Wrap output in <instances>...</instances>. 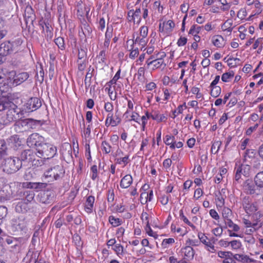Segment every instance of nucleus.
Instances as JSON below:
<instances>
[{"label":"nucleus","mask_w":263,"mask_h":263,"mask_svg":"<svg viewBox=\"0 0 263 263\" xmlns=\"http://www.w3.org/2000/svg\"><path fill=\"white\" fill-rule=\"evenodd\" d=\"M7 82L0 83V94L2 95L0 98V111H6L0 118V124L6 126L10 124L20 118L22 115L21 110L15 105V99L18 98V94L9 93L7 96L3 94L9 91L12 85L6 79Z\"/></svg>","instance_id":"1"},{"label":"nucleus","mask_w":263,"mask_h":263,"mask_svg":"<svg viewBox=\"0 0 263 263\" xmlns=\"http://www.w3.org/2000/svg\"><path fill=\"white\" fill-rule=\"evenodd\" d=\"M242 206L246 213L251 216V220L255 222L263 216L260 211H258V206L256 202H252L249 197H245L242 201Z\"/></svg>","instance_id":"2"},{"label":"nucleus","mask_w":263,"mask_h":263,"mask_svg":"<svg viewBox=\"0 0 263 263\" xmlns=\"http://www.w3.org/2000/svg\"><path fill=\"white\" fill-rule=\"evenodd\" d=\"M57 152V147L54 145L45 143L37 148V157L44 159L51 158L56 155Z\"/></svg>","instance_id":"3"},{"label":"nucleus","mask_w":263,"mask_h":263,"mask_svg":"<svg viewBox=\"0 0 263 263\" xmlns=\"http://www.w3.org/2000/svg\"><path fill=\"white\" fill-rule=\"evenodd\" d=\"M3 172L8 174L17 172L22 166L21 160L16 157H10L5 159Z\"/></svg>","instance_id":"4"},{"label":"nucleus","mask_w":263,"mask_h":263,"mask_svg":"<svg viewBox=\"0 0 263 263\" xmlns=\"http://www.w3.org/2000/svg\"><path fill=\"white\" fill-rule=\"evenodd\" d=\"M29 77L27 72H21L16 74L15 71H11L7 74L6 79L9 81L10 85L15 86L22 84Z\"/></svg>","instance_id":"5"},{"label":"nucleus","mask_w":263,"mask_h":263,"mask_svg":"<svg viewBox=\"0 0 263 263\" xmlns=\"http://www.w3.org/2000/svg\"><path fill=\"white\" fill-rule=\"evenodd\" d=\"M166 57V54L164 52H158V55L156 59L152 61H146V64L148 67L151 66L152 70H155L157 69L161 68L162 66H165L164 62V58Z\"/></svg>","instance_id":"6"},{"label":"nucleus","mask_w":263,"mask_h":263,"mask_svg":"<svg viewBox=\"0 0 263 263\" xmlns=\"http://www.w3.org/2000/svg\"><path fill=\"white\" fill-rule=\"evenodd\" d=\"M63 173L62 167L60 165H56L46 171L44 177L45 178H48L49 181H52L57 180Z\"/></svg>","instance_id":"7"},{"label":"nucleus","mask_w":263,"mask_h":263,"mask_svg":"<svg viewBox=\"0 0 263 263\" xmlns=\"http://www.w3.org/2000/svg\"><path fill=\"white\" fill-rule=\"evenodd\" d=\"M174 27L175 23L172 20L164 21L159 23V31L163 36H167L171 34Z\"/></svg>","instance_id":"8"},{"label":"nucleus","mask_w":263,"mask_h":263,"mask_svg":"<svg viewBox=\"0 0 263 263\" xmlns=\"http://www.w3.org/2000/svg\"><path fill=\"white\" fill-rule=\"evenodd\" d=\"M27 143L29 146H35L36 150L37 151V148L40 146H42L43 143H45L44 138L40 136L37 133L32 134L27 139Z\"/></svg>","instance_id":"9"},{"label":"nucleus","mask_w":263,"mask_h":263,"mask_svg":"<svg viewBox=\"0 0 263 263\" xmlns=\"http://www.w3.org/2000/svg\"><path fill=\"white\" fill-rule=\"evenodd\" d=\"M41 106V102L39 98L34 97L30 98L24 105V109L26 112L33 111Z\"/></svg>","instance_id":"10"},{"label":"nucleus","mask_w":263,"mask_h":263,"mask_svg":"<svg viewBox=\"0 0 263 263\" xmlns=\"http://www.w3.org/2000/svg\"><path fill=\"white\" fill-rule=\"evenodd\" d=\"M236 174L235 179L237 181H238L241 178V175L245 177H248L250 175V166L247 164H241V165L237 166L235 168Z\"/></svg>","instance_id":"11"},{"label":"nucleus","mask_w":263,"mask_h":263,"mask_svg":"<svg viewBox=\"0 0 263 263\" xmlns=\"http://www.w3.org/2000/svg\"><path fill=\"white\" fill-rule=\"evenodd\" d=\"M244 190L245 192L249 194L252 195H258L262 193L261 188L254 185L251 181H246L244 184Z\"/></svg>","instance_id":"12"},{"label":"nucleus","mask_w":263,"mask_h":263,"mask_svg":"<svg viewBox=\"0 0 263 263\" xmlns=\"http://www.w3.org/2000/svg\"><path fill=\"white\" fill-rule=\"evenodd\" d=\"M141 9L140 8L136 9L135 11L130 10L128 12V21L135 24H139L141 21Z\"/></svg>","instance_id":"13"},{"label":"nucleus","mask_w":263,"mask_h":263,"mask_svg":"<svg viewBox=\"0 0 263 263\" xmlns=\"http://www.w3.org/2000/svg\"><path fill=\"white\" fill-rule=\"evenodd\" d=\"M30 120L28 119L20 120L16 121L14 125V130L17 133L26 130L29 128Z\"/></svg>","instance_id":"14"},{"label":"nucleus","mask_w":263,"mask_h":263,"mask_svg":"<svg viewBox=\"0 0 263 263\" xmlns=\"http://www.w3.org/2000/svg\"><path fill=\"white\" fill-rule=\"evenodd\" d=\"M202 27L196 24L193 25L189 31V35L193 36V39L196 42H199L201 40L200 36L198 34L200 32Z\"/></svg>","instance_id":"15"},{"label":"nucleus","mask_w":263,"mask_h":263,"mask_svg":"<svg viewBox=\"0 0 263 263\" xmlns=\"http://www.w3.org/2000/svg\"><path fill=\"white\" fill-rule=\"evenodd\" d=\"M181 254L183 259L191 260L194 258L195 251L191 246H188L181 248Z\"/></svg>","instance_id":"16"},{"label":"nucleus","mask_w":263,"mask_h":263,"mask_svg":"<svg viewBox=\"0 0 263 263\" xmlns=\"http://www.w3.org/2000/svg\"><path fill=\"white\" fill-rule=\"evenodd\" d=\"M151 119L157 123L166 122L167 120V116L164 114H161L159 110H153L151 112Z\"/></svg>","instance_id":"17"},{"label":"nucleus","mask_w":263,"mask_h":263,"mask_svg":"<svg viewBox=\"0 0 263 263\" xmlns=\"http://www.w3.org/2000/svg\"><path fill=\"white\" fill-rule=\"evenodd\" d=\"M37 157V155L31 149H27L23 151L21 155V158L22 161H26L30 163L34 157Z\"/></svg>","instance_id":"18"},{"label":"nucleus","mask_w":263,"mask_h":263,"mask_svg":"<svg viewBox=\"0 0 263 263\" xmlns=\"http://www.w3.org/2000/svg\"><path fill=\"white\" fill-rule=\"evenodd\" d=\"M11 42H5L0 45V55L2 56H6L13 53L11 48Z\"/></svg>","instance_id":"19"},{"label":"nucleus","mask_w":263,"mask_h":263,"mask_svg":"<svg viewBox=\"0 0 263 263\" xmlns=\"http://www.w3.org/2000/svg\"><path fill=\"white\" fill-rule=\"evenodd\" d=\"M46 183L42 182H24L23 186L27 189H33L37 191L45 189L46 187Z\"/></svg>","instance_id":"20"},{"label":"nucleus","mask_w":263,"mask_h":263,"mask_svg":"<svg viewBox=\"0 0 263 263\" xmlns=\"http://www.w3.org/2000/svg\"><path fill=\"white\" fill-rule=\"evenodd\" d=\"M235 260L242 263H257L259 261H256L252 258H250L248 255L244 254H236L233 256Z\"/></svg>","instance_id":"21"},{"label":"nucleus","mask_w":263,"mask_h":263,"mask_svg":"<svg viewBox=\"0 0 263 263\" xmlns=\"http://www.w3.org/2000/svg\"><path fill=\"white\" fill-rule=\"evenodd\" d=\"M8 145L14 149H16L22 145V141L17 135H14L10 137L7 140Z\"/></svg>","instance_id":"22"},{"label":"nucleus","mask_w":263,"mask_h":263,"mask_svg":"<svg viewBox=\"0 0 263 263\" xmlns=\"http://www.w3.org/2000/svg\"><path fill=\"white\" fill-rule=\"evenodd\" d=\"M12 195V191L10 186L8 185H5L0 190V196L2 200H9Z\"/></svg>","instance_id":"23"},{"label":"nucleus","mask_w":263,"mask_h":263,"mask_svg":"<svg viewBox=\"0 0 263 263\" xmlns=\"http://www.w3.org/2000/svg\"><path fill=\"white\" fill-rule=\"evenodd\" d=\"M133 182V179L131 175L127 174L125 175L121 180L120 186L122 189H127Z\"/></svg>","instance_id":"24"},{"label":"nucleus","mask_w":263,"mask_h":263,"mask_svg":"<svg viewBox=\"0 0 263 263\" xmlns=\"http://www.w3.org/2000/svg\"><path fill=\"white\" fill-rule=\"evenodd\" d=\"M212 44L217 48H222L225 45L224 38L220 35H214L212 39Z\"/></svg>","instance_id":"25"},{"label":"nucleus","mask_w":263,"mask_h":263,"mask_svg":"<svg viewBox=\"0 0 263 263\" xmlns=\"http://www.w3.org/2000/svg\"><path fill=\"white\" fill-rule=\"evenodd\" d=\"M148 27L146 26H143L140 27L139 36L136 39V42H139L140 43H145V41H143L146 37L148 34Z\"/></svg>","instance_id":"26"},{"label":"nucleus","mask_w":263,"mask_h":263,"mask_svg":"<svg viewBox=\"0 0 263 263\" xmlns=\"http://www.w3.org/2000/svg\"><path fill=\"white\" fill-rule=\"evenodd\" d=\"M29 210L28 204L25 201H19L15 206V211L18 213H25Z\"/></svg>","instance_id":"27"},{"label":"nucleus","mask_w":263,"mask_h":263,"mask_svg":"<svg viewBox=\"0 0 263 263\" xmlns=\"http://www.w3.org/2000/svg\"><path fill=\"white\" fill-rule=\"evenodd\" d=\"M149 189V185L147 184H144L140 189L141 192L140 195V200L142 204H146L147 202V192H146Z\"/></svg>","instance_id":"28"},{"label":"nucleus","mask_w":263,"mask_h":263,"mask_svg":"<svg viewBox=\"0 0 263 263\" xmlns=\"http://www.w3.org/2000/svg\"><path fill=\"white\" fill-rule=\"evenodd\" d=\"M151 112L148 111L145 112L144 115H143L140 119V123H138L141 125V130L144 131L146 128V124H147L148 120L151 118Z\"/></svg>","instance_id":"29"},{"label":"nucleus","mask_w":263,"mask_h":263,"mask_svg":"<svg viewBox=\"0 0 263 263\" xmlns=\"http://www.w3.org/2000/svg\"><path fill=\"white\" fill-rule=\"evenodd\" d=\"M94 202V197L89 196L87 198L85 204V210L87 213H91L92 212Z\"/></svg>","instance_id":"30"},{"label":"nucleus","mask_w":263,"mask_h":263,"mask_svg":"<svg viewBox=\"0 0 263 263\" xmlns=\"http://www.w3.org/2000/svg\"><path fill=\"white\" fill-rule=\"evenodd\" d=\"M23 43L21 37H17L11 42V48L13 52H17L21 49V46Z\"/></svg>","instance_id":"31"},{"label":"nucleus","mask_w":263,"mask_h":263,"mask_svg":"<svg viewBox=\"0 0 263 263\" xmlns=\"http://www.w3.org/2000/svg\"><path fill=\"white\" fill-rule=\"evenodd\" d=\"M179 217L180 219L186 224L190 227L192 230H197V227L184 215L183 211L180 210L179 212Z\"/></svg>","instance_id":"32"},{"label":"nucleus","mask_w":263,"mask_h":263,"mask_svg":"<svg viewBox=\"0 0 263 263\" xmlns=\"http://www.w3.org/2000/svg\"><path fill=\"white\" fill-rule=\"evenodd\" d=\"M120 122L119 120H116L113 118V114L109 113L107 115V118L105 121V124L107 126L111 125V126H117Z\"/></svg>","instance_id":"33"},{"label":"nucleus","mask_w":263,"mask_h":263,"mask_svg":"<svg viewBox=\"0 0 263 263\" xmlns=\"http://www.w3.org/2000/svg\"><path fill=\"white\" fill-rule=\"evenodd\" d=\"M186 108L185 103H184L182 105H179L177 108L174 110L172 111V115L171 116V118L172 119H175L176 117H177L179 114H181L183 112V110Z\"/></svg>","instance_id":"34"},{"label":"nucleus","mask_w":263,"mask_h":263,"mask_svg":"<svg viewBox=\"0 0 263 263\" xmlns=\"http://www.w3.org/2000/svg\"><path fill=\"white\" fill-rule=\"evenodd\" d=\"M254 181L256 186L261 189L263 187V171L260 172L256 175Z\"/></svg>","instance_id":"35"},{"label":"nucleus","mask_w":263,"mask_h":263,"mask_svg":"<svg viewBox=\"0 0 263 263\" xmlns=\"http://www.w3.org/2000/svg\"><path fill=\"white\" fill-rule=\"evenodd\" d=\"M233 25V21L231 19H228L221 26V29L223 31H227L231 32L233 29L232 27Z\"/></svg>","instance_id":"36"},{"label":"nucleus","mask_w":263,"mask_h":263,"mask_svg":"<svg viewBox=\"0 0 263 263\" xmlns=\"http://www.w3.org/2000/svg\"><path fill=\"white\" fill-rule=\"evenodd\" d=\"M5 241L8 245L13 244V247L16 250L18 249L19 242L17 238H14L13 237H11V236H8L5 238Z\"/></svg>","instance_id":"37"},{"label":"nucleus","mask_w":263,"mask_h":263,"mask_svg":"<svg viewBox=\"0 0 263 263\" xmlns=\"http://www.w3.org/2000/svg\"><path fill=\"white\" fill-rule=\"evenodd\" d=\"M129 121H134L137 123H140V115L134 110L132 111L128 114V118H126Z\"/></svg>","instance_id":"38"},{"label":"nucleus","mask_w":263,"mask_h":263,"mask_svg":"<svg viewBox=\"0 0 263 263\" xmlns=\"http://www.w3.org/2000/svg\"><path fill=\"white\" fill-rule=\"evenodd\" d=\"M91 124H88L85 127V126L83 128V129H81L82 132V136L86 140L90 137V133H91Z\"/></svg>","instance_id":"39"},{"label":"nucleus","mask_w":263,"mask_h":263,"mask_svg":"<svg viewBox=\"0 0 263 263\" xmlns=\"http://www.w3.org/2000/svg\"><path fill=\"white\" fill-rule=\"evenodd\" d=\"M234 76V72L233 71H229L222 74L221 80L225 83L229 82L233 79Z\"/></svg>","instance_id":"40"},{"label":"nucleus","mask_w":263,"mask_h":263,"mask_svg":"<svg viewBox=\"0 0 263 263\" xmlns=\"http://www.w3.org/2000/svg\"><path fill=\"white\" fill-rule=\"evenodd\" d=\"M12 225L17 231L23 230L25 227L24 220H21L20 219L12 220Z\"/></svg>","instance_id":"41"},{"label":"nucleus","mask_w":263,"mask_h":263,"mask_svg":"<svg viewBox=\"0 0 263 263\" xmlns=\"http://www.w3.org/2000/svg\"><path fill=\"white\" fill-rule=\"evenodd\" d=\"M112 249L116 252L117 255L120 258H121L123 256L124 254V248L121 244L118 243L115 245Z\"/></svg>","instance_id":"42"},{"label":"nucleus","mask_w":263,"mask_h":263,"mask_svg":"<svg viewBox=\"0 0 263 263\" xmlns=\"http://www.w3.org/2000/svg\"><path fill=\"white\" fill-rule=\"evenodd\" d=\"M40 197V201L43 203L48 204L50 202V195L48 192L41 193L39 195Z\"/></svg>","instance_id":"43"},{"label":"nucleus","mask_w":263,"mask_h":263,"mask_svg":"<svg viewBox=\"0 0 263 263\" xmlns=\"http://www.w3.org/2000/svg\"><path fill=\"white\" fill-rule=\"evenodd\" d=\"M230 246L233 250L237 251L242 247L241 241L239 240H233L230 241Z\"/></svg>","instance_id":"44"},{"label":"nucleus","mask_w":263,"mask_h":263,"mask_svg":"<svg viewBox=\"0 0 263 263\" xmlns=\"http://www.w3.org/2000/svg\"><path fill=\"white\" fill-rule=\"evenodd\" d=\"M211 90V95L213 97H218L221 92V87L219 86L209 87Z\"/></svg>","instance_id":"45"},{"label":"nucleus","mask_w":263,"mask_h":263,"mask_svg":"<svg viewBox=\"0 0 263 263\" xmlns=\"http://www.w3.org/2000/svg\"><path fill=\"white\" fill-rule=\"evenodd\" d=\"M24 194L25 197V201H27L26 202L28 203V204L33 200L35 196L34 192L32 191H26L24 192Z\"/></svg>","instance_id":"46"},{"label":"nucleus","mask_w":263,"mask_h":263,"mask_svg":"<svg viewBox=\"0 0 263 263\" xmlns=\"http://www.w3.org/2000/svg\"><path fill=\"white\" fill-rule=\"evenodd\" d=\"M117 163L123 165V166H126L129 162V155H126L123 157H119L116 159Z\"/></svg>","instance_id":"47"},{"label":"nucleus","mask_w":263,"mask_h":263,"mask_svg":"<svg viewBox=\"0 0 263 263\" xmlns=\"http://www.w3.org/2000/svg\"><path fill=\"white\" fill-rule=\"evenodd\" d=\"M109 222L112 227H116L121 224L122 220L114 216H110L109 217Z\"/></svg>","instance_id":"48"},{"label":"nucleus","mask_w":263,"mask_h":263,"mask_svg":"<svg viewBox=\"0 0 263 263\" xmlns=\"http://www.w3.org/2000/svg\"><path fill=\"white\" fill-rule=\"evenodd\" d=\"M252 8H255V11L254 14L251 15V16H254L256 14H258L261 13L262 11L261 6L260 3L259 1L256 0L255 2H254L253 5L251 6Z\"/></svg>","instance_id":"49"},{"label":"nucleus","mask_w":263,"mask_h":263,"mask_svg":"<svg viewBox=\"0 0 263 263\" xmlns=\"http://www.w3.org/2000/svg\"><path fill=\"white\" fill-rule=\"evenodd\" d=\"M175 243V239L173 238H168L164 239L161 243L163 248H168L171 245Z\"/></svg>","instance_id":"50"},{"label":"nucleus","mask_w":263,"mask_h":263,"mask_svg":"<svg viewBox=\"0 0 263 263\" xmlns=\"http://www.w3.org/2000/svg\"><path fill=\"white\" fill-rule=\"evenodd\" d=\"M219 3H220L221 6L220 7V10L222 11H226L230 9L231 4L230 3H228L227 0H217Z\"/></svg>","instance_id":"51"},{"label":"nucleus","mask_w":263,"mask_h":263,"mask_svg":"<svg viewBox=\"0 0 263 263\" xmlns=\"http://www.w3.org/2000/svg\"><path fill=\"white\" fill-rule=\"evenodd\" d=\"M134 103L132 100H128L127 101V108L126 111L124 114V116L125 117V118H128V114H130V112L134 110Z\"/></svg>","instance_id":"52"},{"label":"nucleus","mask_w":263,"mask_h":263,"mask_svg":"<svg viewBox=\"0 0 263 263\" xmlns=\"http://www.w3.org/2000/svg\"><path fill=\"white\" fill-rule=\"evenodd\" d=\"M221 142L220 141H214L211 146V152L213 154H216L219 150Z\"/></svg>","instance_id":"53"},{"label":"nucleus","mask_w":263,"mask_h":263,"mask_svg":"<svg viewBox=\"0 0 263 263\" xmlns=\"http://www.w3.org/2000/svg\"><path fill=\"white\" fill-rule=\"evenodd\" d=\"M101 147L102 150L105 154H109L111 151L110 145L106 141H104L102 142Z\"/></svg>","instance_id":"54"},{"label":"nucleus","mask_w":263,"mask_h":263,"mask_svg":"<svg viewBox=\"0 0 263 263\" xmlns=\"http://www.w3.org/2000/svg\"><path fill=\"white\" fill-rule=\"evenodd\" d=\"M54 42L58 47L61 50L65 49V44L64 39L61 37H57L55 39Z\"/></svg>","instance_id":"55"},{"label":"nucleus","mask_w":263,"mask_h":263,"mask_svg":"<svg viewBox=\"0 0 263 263\" xmlns=\"http://www.w3.org/2000/svg\"><path fill=\"white\" fill-rule=\"evenodd\" d=\"M90 177L93 180H95L98 177V168L96 165L91 167Z\"/></svg>","instance_id":"56"},{"label":"nucleus","mask_w":263,"mask_h":263,"mask_svg":"<svg viewBox=\"0 0 263 263\" xmlns=\"http://www.w3.org/2000/svg\"><path fill=\"white\" fill-rule=\"evenodd\" d=\"M145 231L146 233L150 236L153 237L154 238H157V234L156 232H154L151 229L149 223H147L146 225L145 228Z\"/></svg>","instance_id":"57"},{"label":"nucleus","mask_w":263,"mask_h":263,"mask_svg":"<svg viewBox=\"0 0 263 263\" xmlns=\"http://www.w3.org/2000/svg\"><path fill=\"white\" fill-rule=\"evenodd\" d=\"M30 163H31L32 166H34L35 167L42 166L44 163L43 160L36 158V157H34V159H33V160H32V161Z\"/></svg>","instance_id":"58"},{"label":"nucleus","mask_w":263,"mask_h":263,"mask_svg":"<svg viewBox=\"0 0 263 263\" xmlns=\"http://www.w3.org/2000/svg\"><path fill=\"white\" fill-rule=\"evenodd\" d=\"M205 249L210 253H213L216 252V250L213 243L210 241L205 245Z\"/></svg>","instance_id":"59"},{"label":"nucleus","mask_w":263,"mask_h":263,"mask_svg":"<svg viewBox=\"0 0 263 263\" xmlns=\"http://www.w3.org/2000/svg\"><path fill=\"white\" fill-rule=\"evenodd\" d=\"M216 204L217 208H222L224 204V199L221 195L217 196L216 199Z\"/></svg>","instance_id":"60"},{"label":"nucleus","mask_w":263,"mask_h":263,"mask_svg":"<svg viewBox=\"0 0 263 263\" xmlns=\"http://www.w3.org/2000/svg\"><path fill=\"white\" fill-rule=\"evenodd\" d=\"M198 237L200 241L204 245H205L208 242L210 241L208 237L202 233H199L198 234Z\"/></svg>","instance_id":"61"},{"label":"nucleus","mask_w":263,"mask_h":263,"mask_svg":"<svg viewBox=\"0 0 263 263\" xmlns=\"http://www.w3.org/2000/svg\"><path fill=\"white\" fill-rule=\"evenodd\" d=\"M203 194V191L201 188H198L195 190L193 198L195 200H198L200 198Z\"/></svg>","instance_id":"62"},{"label":"nucleus","mask_w":263,"mask_h":263,"mask_svg":"<svg viewBox=\"0 0 263 263\" xmlns=\"http://www.w3.org/2000/svg\"><path fill=\"white\" fill-rule=\"evenodd\" d=\"M247 12L246 9L242 8L239 10L237 15L239 18L241 20H243L245 18L246 16H247Z\"/></svg>","instance_id":"63"},{"label":"nucleus","mask_w":263,"mask_h":263,"mask_svg":"<svg viewBox=\"0 0 263 263\" xmlns=\"http://www.w3.org/2000/svg\"><path fill=\"white\" fill-rule=\"evenodd\" d=\"M223 230L221 227H217L212 230L213 234L218 237H220L222 234Z\"/></svg>","instance_id":"64"}]
</instances>
